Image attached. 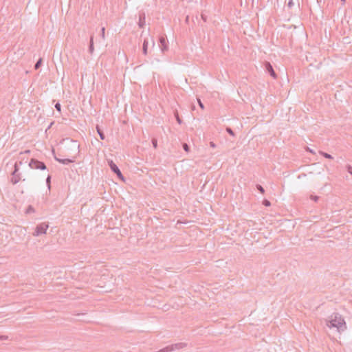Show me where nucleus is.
<instances>
[{
    "label": "nucleus",
    "instance_id": "9b49d317",
    "mask_svg": "<svg viewBox=\"0 0 352 352\" xmlns=\"http://www.w3.org/2000/svg\"><path fill=\"white\" fill-rule=\"evenodd\" d=\"M295 5H297L298 6H299L300 3H299V0H289L288 3H287V8L289 9H291Z\"/></svg>",
    "mask_w": 352,
    "mask_h": 352
},
{
    "label": "nucleus",
    "instance_id": "f257e3e1",
    "mask_svg": "<svg viewBox=\"0 0 352 352\" xmlns=\"http://www.w3.org/2000/svg\"><path fill=\"white\" fill-rule=\"evenodd\" d=\"M326 325L331 329L336 328L338 332L342 333L346 329V324L344 318L338 313H333L325 320Z\"/></svg>",
    "mask_w": 352,
    "mask_h": 352
},
{
    "label": "nucleus",
    "instance_id": "f704fd0d",
    "mask_svg": "<svg viewBox=\"0 0 352 352\" xmlns=\"http://www.w3.org/2000/svg\"><path fill=\"white\" fill-rule=\"evenodd\" d=\"M342 3V4H344L345 2H346V0H340Z\"/></svg>",
    "mask_w": 352,
    "mask_h": 352
},
{
    "label": "nucleus",
    "instance_id": "9d476101",
    "mask_svg": "<svg viewBox=\"0 0 352 352\" xmlns=\"http://www.w3.org/2000/svg\"><path fill=\"white\" fill-rule=\"evenodd\" d=\"M145 14L144 12L139 14L138 25L140 28H144L145 25Z\"/></svg>",
    "mask_w": 352,
    "mask_h": 352
},
{
    "label": "nucleus",
    "instance_id": "a211bd4d",
    "mask_svg": "<svg viewBox=\"0 0 352 352\" xmlns=\"http://www.w3.org/2000/svg\"><path fill=\"white\" fill-rule=\"evenodd\" d=\"M46 184L49 189H50L51 187V176L49 175L46 178Z\"/></svg>",
    "mask_w": 352,
    "mask_h": 352
},
{
    "label": "nucleus",
    "instance_id": "bb28decb",
    "mask_svg": "<svg viewBox=\"0 0 352 352\" xmlns=\"http://www.w3.org/2000/svg\"><path fill=\"white\" fill-rule=\"evenodd\" d=\"M347 171L352 175V166L350 165L346 166Z\"/></svg>",
    "mask_w": 352,
    "mask_h": 352
},
{
    "label": "nucleus",
    "instance_id": "ddd939ff",
    "mask_svg": "<svg viewBox=\"0 0 352 352\" xmlns=\"http://www.w3.org/2000/svg\"><path fill=\"white\" fill-rule=\"evenodd\" d=\"M148 40L146 38H145L144 40V42H143V45H142V53L144 54V55H146L148 54Z\"/></svg>",
    "mask_w": 352,
    "mask_h": 352
},
{
    "label": "nucleus",
    "instance_id": "2eb2a0df",
    "mask_svg": "<svg viewBox=\"0 0 352 352\" xmlns=\"http://www.w3.org/2000/svg\"><path fill=\"white\" fill-rule=\"evenodd\" d=\"M42 61H43V60H42V58H40L37 60V62H36V63H35V65H34V69H39V67H41V64H42Z\"/></svg>",
    "mask_w": 352,
    "mask_h": 352
},
{
    "label": "nucleus",
    "instance_id": "a878e982",
    "mask_svg": "<svg viewBox=\"0 0 352 352\" xmlns=\"http://www.w3.org/2000/svg\"><path fill=\"white\" fill-rule=\"evenodd\" d=\"M55 109H56L58 111L60 112V110H61V105H60V104L59 102H57V103L55 104Z\"/></svg>",
    "mask_w": 352,
    "mask_h": 352
},
{
    "label": "nucleus",
    "instance_id": "aec40b11",
    "mask_svg": "<svg viewBox=\"0 0 352 352\" xmlns=\"http://www.w3.org/2000/svg\"><path fill=\"white\" fill-rule=\"evenodd\" d=\"M256 188H257V190H258L261 193L264 194V192H265V189L263 188V187L261 185H260V184H257V185H256Z\"/></svg>",
    "mask_w": 352,
    "mask_h": 352
},
{
    "label": "nucleus",
    "instance_id": "72a5a7b5",
    "mask_svg": "<svg viewBox=\"0 0 352 352\" xmlns=\"http://www.w3.org/2000/svg\"><path fill=\"white\" fill-rule=\"evenodd\" d=\"M188 19H189V16H186V23H188Z\"/></svg>",
    "mask_w": 352,
    "mask_h": 352
},
{
    "label": "nucleus",
    "instance_id": "dca6fc26",
    "mask_svg": "<svg viewBox=\"0 0 352 352\" xmlns=\"http://www.w3.org/2000/svg\"><path fill=\"white\" fill-rule=\"evenodd\" d=\"M320 154L322 155L325 158L333 159V157L330 154H329L327 153H325V152H323V151H320Z\"/></svg>",
    "mask_w": 352,
    "mask_h": 352
},
{
    "label": "nucleus",
    "instance_id": "0eeeda50",
    "mask_svg": "<svg viewBox=\"0 0 352 352\" xmlns=\"http://www.w3.org/2000/svg\"><path fill=\"white\" fill-rule=\"evenodd\" d=\"M265 69L266 72H267L272 78H276L277 75L270 62L266 61L265 63Z\"/></svg>",
    "mask_w": 352,
    "mask_h": 352
},
{
    "label": "nucleus",
    "instance_id": "c9c22d12",
    "mask_svg": "<svg viewBox=\"0 0 352 352\" xmlns=\"http://www.w3.org/2000/svg\"><path fill=\"white\" fill-rule=\"evenodd\" d=\"M308 151L310 152V153H314L313 151L311 149H309L308 148Z\"/></svg>",
    "mask_w": 352,
    "mask_h": 352
},
{
    "label": "nucleus",
    "instance_id": "7c9ffc66",
    "mask_svg": "<svg viewBox=\"0 0 352 352\" xmlns=\"http://www.w3.org/2000/svg\"><path fill=\"white\" fill-rule=\"evenodd\" d=\"M210 146L212 148H215V147H216V144H215L213 142H210Z\"/></svg>",
    "mask_w": 352,
    "mask_h": 352
},
{
    "label": "nucleus",
    "instance_id": "423d86ee",
    "mask_svg": "<svg viewBox=\"0 0 352 352\" xmlns=\"http://www.w3.org/2000/svg\"><path fill=\"white\" fill-rule=\"evenodd\" d=\"M160 42V47L163 53L168 51V41L166 40V38L164 36H160L159 38Z\"/></svg>",
    "mask_w": 352,
    "mask_h": 352
},
{
    "label": "nucleus",
    "instance_id": "4be33fe9",
    "mask_svg": "<svg viewBox=\"0 0 352 352\" xmlns=\"http://www.w3.org/2000/svg\"><path fill=\"white\" fill-rule=\"evenodd\" d=\"M153 146L156 148L157 147V140L156 138H153L151 140Z\"/></svg>",
    "mask_w": 352,
    "mask_h": 352
},
{
    "label": "nucleus",
    "instance_id": "2f4dec72",
    "mask_svg": "<svg viewBox=\"0 0 352 352\" xmlns=\"http://www.w3.org/2000/svg\"><path fill=\"white\" fill-rule=\"evenodd\" d=\"M306 176V174L305 173H302L300 175H298V178H301L302 177H305Z\"/></svg>",
    "mask_w": 352,
    "mask_h": 352
},
{
    "label": "nucleus",
    "instance_id": "39448f33",
    "mask_svg": "<svg viewBox=\"0 0 352 352\" xmlns=\"http://www.w3.org/2000/svg\"><path fill=\"white\" fill-rule=\"evenodd\" d=\"M108 164L111 171L114 173L120 179L124 181V177L118 166L111 160H108Z\"/></svg>",
    "mask_w": 352,
    "mask_h": 352
},
{
    "label": "nucleus",
    "instance_id": "6e6552de",
    "mask_svg": "<svg viewBox=\"0 0 352 352\" xmlns=\"http://www.w3.org/2000/svg\"><path fill=\"white\" fill-rule=\"evenodd\" d=\"M187 346V344L185 342H178L173 344L170 345L171 351L174 350H179L185 348Z\"/></svg>",
    "mask_w": 352,
    "mask_h": 352
},
{
    "label": "nucleus",
    "instance_id": "c756f323",
    "mask_svg": "<svg viewBox=\"0 0 352 352\" xmlns=\"http://www.w3.org/2000/svg\"><path fill=\"white\" fill-rule=\"evenodd\" d=\"M311 199L314 200L315 201H318V197H317V196H313V195H312V196L311 197Z\"/></svg>",
    "mask_w": 352,
    "mask_h": 352
},
{
    "label": "nucleus",
    "instance_id": "1a4fd4ad",
    "mask_svg": "<svg viewBox=\"0 0 352 352\" xmlns=\"http://www.w3.org/2000/svg\"><path fill=\"white\" fill-rule=\"evenodd\" d=\"M54 159L56 161L58 162L59 163L65 164V165L69 164L74 162V160L67 159V158L60 159V158L56 157V156L54 157Z\"/></svg>",
    "mask_w": 352,
    "mask_h": 352
},
{
    "label": "nucleus",
    "instance_id": "473e14b6",
    "mask_svg": "<svg viewBox=\"0 0 352 352\" xmlns=\"http://www.w3.org/2000/svg\"><path fill=\"white\" fill-rule=\"evenodd\" d=\"M54 122H52L50 123V124L49 125V126L47 127V129H50V128L52 126V125L54 124Z\"/></svg>",
    "mask_w": 352,
    "mask_h": 352
},
{
    "label": "nucleus",
    "instance_id": "412c9836",
    "mask_svg": "<svg viewBox=\"0 0 352 352\" xmlns=\"http://www.w3.org/2000/svg\"><path fill=\"white\" fill-rule=\"evenodd\" d=\"M34 212V208L32 206H29L28 208L26 209L25 212L27 214H30Z\"/></svg>",
    "mask_w": 352,
    "mask_h": 352
},
{
    "label": "nucleus",
    "instance_id": "b1692460",
    "mask_svg": "<svg viewBox=\"0 0 352 352\" xmlns=\"http://www.w3.org/2000/svg\"><path fill=\"white\" fill-rule=\"evenodd\" d=\"M263 204L265 206H266V207H269V206H271V203H270V201L269 200H267V199H264V200L263 201Z\"/></svg>",
    "mask_w": 352,
    "mask_h": 352
},
{
    "label": "nucleus",
    "instance_id": "6ab92c4d",
    "mask_svg": "<svg viewBox=\"0 0 352 352\" xmlns=\"http://www.w3.org/2000/svg\"><path fill=\"white\" fill-rule=\"evenodd\" d=\"M182 147L186 152L188 153L190 151V146L188 145V144L183 143Z\"/></svg>",
    "mask_w": 352,
    "mask_h": 352
},
{
    "label": "nucleus",
    "instance_id": "f3484780",
    "mask_svg": "<svg viewBox=\"0 0 352 352\" xmlns=\"http://www.w3.org/2000/svg\"><path fill=\"white\" fill-rule=\"evenodd\" d=\"M226 131L232 136L234 137L235 136V133L233 131V130L230 128V127H226Z\"/></svg>",
    "mask_w": 352,
    "mask_h": 352
},
{
    "label": "nucleus",
    "instance_id": "7ed1b4c3",
    "mask_svg": "<svg viewBox=\"0 0 352 352\" xmlns=\"http://www.w3.org/2000/svg\"><path fill=\"white\" fill-rule=\"evenodd\" d=\"M49 228V225L46 222H43L36 226L35 228L34 232L32 233L33 236H38L40 235L44 234L46 233L47 228Z\"/></svg>",
    "mask_w": 352,
    "mask_h": 352
},
{
    "label": "nucleus",
    "instance_id": "393cba45",
    "mask_svg": "<svg viewBox=\"0 0 352 352\" xmlns=\"http://www.w3.org/2000/svg\"><path fill=\"white\" fill-rule=\"evenodd\" d=\"M175 118H176V120L177 122H178V124H182V120H181V118H179V115H178V113L177 112L175 113Z\"/></svg>",
    "mask_w": 352,
    "mask_h": 352
},
{
    "label": "nucleus",
    "instance_id": "e433bc0d",
    "mask_svg": "<svg viewBox=\"0 0 352 352\" xmlns=\"http://www.w3.org/2000/svg\"><path fill=\"white\" fill-rule=\"evenodd\" d=\"M201 17L204 20H205V16H204V15H201Z\"/></svg>",
    "mask_w": 352,
    "mask_h": 352
},
{
    "label": "nucleus",
    "instance_id": "f03ea898",
    "mask_svg": "<svg viewBox=\"0 0 352 352\" xmlns=\"http://www.w3.org/2000/svg\"><path fill=\"white\" fill-rule=\"evenodd\" d=\"M21 164H22V162L20 161L19 162H15V164L14 165V170L11 173V176L12 177L10 178V182L13 185L16 184L21 179V173H19V165H21Z\"/></svg>",
    "mask_w": 352,
    "mask_h": 352
},
{
    "label": "nucleus",
    "instance_id": "5701e85b",
    "mask_svg": "<svg viewBox=\"0 0 352 352\" xmlns=\"http://www.w3.org/2000/svg\"><path fill=\"white\" fill-rule=\"evenodd\" d=\"M100 36L102 39L105 38V28L104 27L101 29Z\"/></svg>",
    "mask_w": 352,
    "mask_h": 352
},
{
    "label": "nucleus",
    "instance_id": "c85d7f7f",
    "mask_svg": "<svg viewBox=\"0 0 352 352\" xmlns=\"http://www.w3.org/2000/svg\"><path fill=\"white\" fill-rule=\"evenodd\" d=\"M8 337L7 336H0V340H8Z\"/></svg>",
    "mask_w": 352,
    "mask_h": 352
},
{
    "label": "nucleus",
    "instance_id": "f8f14e48",
    "mask_svg": "<svg viewBox=\"0 0 352 352\" xmlns=\"http://www.w3.org/2000/svg\"><path fill=\"white\" fill-rule=\"evenodd\" d=\"M89 52L92 54L94 51V36L91 35L90 37V41H89Z\"/></svg>",
    "mask_w": 352,
    "mask_h": 352
},
{
    "label": "nucleus",
    "instance_id": "20e7f679",
    "mask_svg": "<svg viewBox=\"0 0 352 352\" xmlns=\"http://www.w3.org/2000/svg\"><path fill=\"white\" fill-rule=\"evenodd\" d=\"M29 166L32 169H39L41 170H44L47 168V166L44 162L34 158L30 160L29 162Z\"/></svg>",
    "mask_w": 352,
    "mask_h": 352
},
{
    "label": "nucleus",
    "instance_id": "cd10ccee",
    "mask_svg": "<svg viewBox=\"0 0 352 352\" xmlns=\"http://www.w3.org/2000/svg\"><path fill=\"white\" fill-rule=\"evenodd\" d=\"M197 100H198L199 106L202 109H204V104L202 103V102L201 101V100L198 98V99H197Z\"/></svg>",
    "mask_w": 352,
    "mask_h": 352
},
{
    "label": "nucleus",
    "instance_id": "4468645a",
    "mask_svg": "<svg viewBox=\"0 0 352 352\" xmlns=\"http://www.w3.org/2000/svg\"><path fill=\"white\" fill-rule=\"evenodd\" d=\"M96 130L100 139L104 140L105 139L104 133H103L102 130L100 128L98 125L96 126Z\"/></svg>",
    "mask_w": 352,
    "mask_h": 352
}]
</instances>
